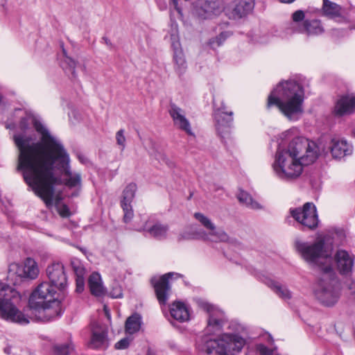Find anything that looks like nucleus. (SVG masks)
Instances as JSON below:
<instances>
[{
    "instance_id": "f257e3e1",
    "label": "nucleus",
    "mask_w": 355,
    "mask_h": 355,
    "mask_svg": "<svg viewBox=\"0 0 355 355\" xmlns=\"http://www.w3.org/2000/svg\"><path fill=\"white\" fill-rule=\"evenodd\" d=\"M32 123L40 141L31 145V137L15 136L19 151L17 170L35 193L49 206L53 203L55 187L61 184L60 178L55 175V168L64 172V184L69 188L80 187L81 176L70 171L69 155L62 142L36 118H32Z\"/></svg>"
},
{
    "instance_id": "f03ea898",
    "label": "nucleus",
    "mask_w": 355,
    "mask_h": 355,
    "mask_svg": "<svg viewBox=\"0 0 355 355\" xmlns=\"http://www.w3.org/2000/svg\"><path fill=\"white\" fill-rule=\"evenodd\" d=\"M304 89L295 80L281 81L270 92L267 110L277 107L289 121H297L304 113Z\"/></svg>"
},
{
    "instance_id": "7ed1b4c3",
    "label": "nucleus",
    "mask_w": 355,
    "mask_h": 355,
    "mask_svg": "<svg viewBox=\"0 0 355 355\" xmlns=\"http://www.w3.org/2000/svg\"><path fill=\"white\" fill-rule=\"evenodd\" d=\"M55 288L49 282H42L32 292L28 300L29 320L49 322L61 316V302L55 295Z\"/></svg>"
},
{
    "instance_id": "20e7f679",
    "label": "nucleus",
    "mask_w": 355,
    "mask_h": 355,
    "mask_svg": "<svg viewBox=\"0 0 355 355\" xmlns=\"http://www.w3.org/2000/svg\"><path fill=\"white\" fill-rule=\"evenodd\" d=\"M316 299L324 306H332L340 298L338 279L331 266L323 268V273L320 278L315 290Z\"/></svg>"
},
{
    "instance_id": "39448f33",
    "label": "nucleus",
    "mask_w": 355,
    "mask_h": 355,
    "mask_svg": "<svg viewBox=\"0 0 355 355\" xmlns=\"http://www.w3.org/2000/svg\"><path fill=\"white\" fill-rule=\"evenodd\" d=\"M17 294L14 288L0 282V318L8 322L27 324L29 316L19 311L12 302Z\"/></svg>"
},
{
    "instance_id": "423d86ee",
    "label": "nucleus",
    "mask_w": 355,
    "mask_h": 355,
    "mask_svg": "<svg viewBox=\"0 0 355 355\" xmlns=\"http://www.w3.org/2000/svg\"><path fill=\"white\" fill-rule=\"evenodd\" d=\"M245 344V340L238 334H223L218 339L207 340L203 351L207 355H234Z\"/></svg>"
},
{
    "instance_id": "0eeeda50",
    "label": "nucleus",
    "mask_w": 355,
    "mask_h": 355,
    "mask_svg": "<svg viewBox=\"0 0 355 355\" xmlns=\"http://www.w3.org/2000/svg\"><path fill=\"white\" fill-rule=\"evenodd\" d=\"M277 153L284 154L286 157L298 159L304 165L313 163L318 157V150L314 142L300 137L294 138L288 144L286 150H277Z\"/></svg>"
},
{
    "instance_id": "6e6552de",
    "label": "nucleus",
    "mask_w": 355,
    "mask_h": 355,
    "mask_svg": "<svg viewBox=\"0 0 355 355\" xmlns=\"http://www.w3.org/2000/svg\"><path fill=\"white\" fill-rule=\"evenodd\" d=\"M304 163L298 159L286 157L276 153L272 168L277 175L283 180H291L300 177Z\"/></svg>"
},
{
    "instance_id": "1a4fd4ad",
    "label": "nucleus",
    "mask_w": 355,
    "mask_h": 355,
    "mask_svg": "<svg viewBox=\"0 0 355 355\" xmlns=\"http://www.w3.org/2000/svg\"><path fill=\"white\" fill-rule=\"evenodd\" d=\"M289 213L294 220L300 224L301 230L314 231L318 227L319 218L316 207L313 202H306L302 207L291 208Z\"/></svg>"
},
{
    "instance_id": "9d476101",
    "label": "nucleus",
    "mask_w": 355,
    "mask_h": 355,
    "mask_svg": "<svg viewBox=\"0 0 355 355\" xmlns=\"http://www.w3.org/2000/svg\"><path fill=\"white\" fill-rule=\"evenodd\" d=\"M216 130L221 141L226 143L230 139V129L233 123V112L228 111L225 104L222 102L220 105L214 111Z\"/></svg>"
},
{
    "instance_id": "9b49d317",
    "label": "nucleus",
    "mask_w": 355,
    "mask_h": 355,
    "mask_svg": "<svg viewBox=\"0 0 355 355\" xmlns=\"http://www.w3.org/2000/svg\"><path fill=\"white\" fill-rule=\"evenodd\" d=\"M295 245L296 250L309 263H316L319 259L327 257L324 239L313 243L297 241Z\"/></svg>"
},
{
    "instance_id": "f8f14e48",
    "label": "nucleus",
    "mask_w": 355,
    "mask_h": 355,
    "mask_svg": "<svg viewBox=\"0 0 355 355\" xmlns=\"http://www.w3.org/2000/svg\"><path fill=\"white\" fill-rule=\"evenodd\" d=\"M253 0H234L225 8V15L232 20H239L246 17L254 9Z\"/></svg>"
},
{
    "instance_id": "ddd939ff",
    "label": "nucleus",
    "mask_w": 355,
    "mask_h": 355,
    "mask_svg": "<svg viewBox=\"0 0 355 355\" xmlns=\"http://www.w3.org/2000/svg\"><path fill=\"white\" fill-rule=\"evenodd\" d=\"M201 307L209 313L207 331L211 334H216L222 331L223 327L227 322L224 312L216 309L209 303H202Z\"/></svg>"
},
{
    "instance_id": "4468645a",
    "label": "nucleus",
    "mask_w": 355,
    "mask_h": 355,
    "mask_svg": "<svg viewBox=\"0 0 355 355\" xmlns=\"http://www.w3.org/2000/svg\"><path fill=\"white\" fill-rule=\"evenodd\" d=\"M223 10L221 0H198L195 6L196 15L201 19L217 16Z\"/></svg>"
},
{
    "instance_id": "2eb2a0df",
    "label": "nucleus",
    "mask_w": 355,
    "mask_h": 355,
    "mask_svg": "<svg viewBox=\"0 0 355 355\" xmlns=\"http://www.w3.org/2000/svg\"><path fill=\"white\" fill-rule=\"evenodd\" d=\"M194 217L198 220L205 228L209 230L211 232L207 234L202 231L198 233V236L204 240H210L214 242H225L228 240V235L223 230H216L215 225L211 221L202 214L197 212L194 214Z\"/></svg>"
},
{
    "instance_id": "dca6fc26",
    "label": "nucleus",
    "mask_w": 355,
    "mask_h": 355,
    "mask_svg": "<svg viewBox=\"0 0 355 355\" xmlns=\"http://www.w3.org/2000/svg\"><path fill=\"white\" fill-rule=\"evenodd\" d=\"M38 272L37 263L31 258H27L24 264L13 263L9 266V275H16L21 279H34L37 277Z\"/></svg>"
},
{
    "instance_id": "f3484780",
    "label": "nucleus",
    "mask_w": 355,
    "mask_h": 355,
    "mask_svg": "<svg viewBox=\"0 0 355 355\" xmlns=\"http://www.w3.org/2000/svg\"><path fill=\"white\" fill-rule=\"evenodd\" d=\"M46 271L51 285L59 290H62L65 288L67 279L64 268L62 263L55 262L51 263L47 267Z\"/></svg>"
},
{
    "instance_id": "a211bd4d",
    "label": "nucleus",
    "mask_w": 355,
    "mask_h": 355,
    "mask_svg": "<svg viewBox=\"0 0 355 355\" xmlns=\"http://www.w3.org/2000/svg\"><path fill=\"white\" fill-rule=\"evenodd\" d=\"M336 268L343 276H349L353 271L354 256L345 250H338L334 254Z\"/></svg>"
},
{
    "instance_id": "6ab92c4d",
    "label": "nucleus",
    "mask_w": 355,
    "mask_h": 355,
    "mask_svg": "<svg viewBox=\"0 0 355 355\" xmlns=\"http://www.w3.org/2000/svg\"><path fill=\"white\" fill-rule=\"evenodd\" d=\"M173 275V272H168L160 277L158 279H151L157 299L161 306L166 305L168 300L171 290L169 279Z\"/></svg>"
},
{
    "instance_id": "aec40b11",
    "label": "nucleus",
    "mask_w": 355,
    "mask_h": 355,
    "mask_svg": "<svg viewBox=\"0 0 355 355\" xmlns=\"http://www.w3.org/2000/svg\"><path fill=\"white\" fill-rule=\"evenodd\" d=\"M108 331L106 327L98 323L92 324L90 346L94 349H105L109 346Z\"/></svg>"
},
{
    "instance_id": "412c9836",
    "label": "nucleus",
    "mask_w": 355,
    "mask_h": 355,
    "mask_svg": "<svg viewBox=\"0 0 355 355\" xmlns=\"http://www.w3.org/2000/svg\"><path fill=\"white\" fill-rule=\"evenodd\" d=\"M327 148L335 159H341L352 155L353 152V146L345 139L340 137L332 138Z\"/></svg>"
},
{
    "instance_id": "4be33fe9",
    "label": "nucleus",
    "mask_w": 355,
    "mask_h": 355,
    "mask_svg": "<svg viewBox=\"0 0 355 355\" xmlns=\"http://www.w3.org/2000/svg\"><path fill=\"white\" fill-rule=\"evenodd\" d=\"M168 113L173 119L174 125L182 131L185 132L188 135L194 136L191 123L186 118L184 112L175 103L170 104Z\"/></svg>"
},
{
    "instance_id": "5701e85b",
    "label": "nucleus",
    "mask_w": 355,
    "mask_h": 355,
    "mask_svg": "<svg viewBox=\"0 0 355 355\" xmlns=\"http://www.w3.org/2000/svg\"><path fill=\"white\" fill-rule=\"evenodd\" d=\"M135 230L139 232H146L157 239H163L166 237L168 226L158 221L154 222L149 218L142 225L135 226Z\"/></svg>"
},
{
    "instance_id": "b1692460",
    "label": "nucleus",
    "mask_w": 355,
    "mask_h": 355,
    "mask_svg": "<svg viewBox=\"0 0 355 355\" xmlns=\"http://www.w3.org/2000/svg\"><path fill=\"white\" fill-rule=\"evenodd\" d=\"M171 48L173 51V60L174 62V69L178 75L180 77L182 76L187 68V62L184 54L181 48L180 42L177 37L172 35L171 37Z\"/></svg>"
},
{
    "instance_id": "393cba45",
    "label": "nucleus",
    "mask_w": 355,
    "mask_h": 355,
    "mask_svg": "<svg viewBox=\"0 0 355 355\" xmlns=\"http://www.w3.org/2000/svg\"><path fill=\"white\" fill-rule=\"evenodd\" d=\"M334 112L335 115L342 116L355 112V96L345 95L336 102Z\"/></svg>"
},
{
    "instance_id": "a878e982",
    "label": "nucleus",
    "mask_w": 355,
    "mask_h": 355,
    "mask_svg": "<svg viewBox=\"0 0 355 355\" xmlns=\"http://www.w3.org/2000/svg\"><path fill=\"white\" fill-rule=\"evenodd\" d=\"M169 312L171 318L180 322H184L189 320V309L182 302H173L169 306Z\"/></svg>"
},
{
    "instance_id": "bb28decb",
    "label": "nucleus",
    "mask_w": 355,
    "mask_h": 355,
    "mask_svg": "<svg viewBox=\"0 0 355 355\" xmlns=\"http://www.w3.org/2000/svg\"><path fill=\"white\" fill-rule=\"evenodd\" d=\"M71 266L76 276V291L80 293L84 291L85 288V269L81 262L77 259L71 261Z\"/></svg>"
},
{
    "instance_id": "cd10ccee",
    "label": "nucleus",
    "mask_w": 355,
    "mask_h": 355,
    "mask_svg": "<svg viewBox=\"0 0 355 355\" xmlns=\"http://www.w3.org/2000/svg\"><path fill=\"white\" fill-rule=\"evenodd\" d=\"M300 33H304L308 35H318L324 32V28L319 19H306L303 26L300 30Z\"/></svg>"
},
{
    "instance_id": "c85d7f7f",
    "label": "nucleus",
    "mask_w": 355,
    "mask_h": 355,
    "mask_svg": "<svg viewBox=\"0 0 355 355\" xmlns=\"http://www.w3.org/2000/svg\"><path fill=\"white\" fill-rule=\"evenodd\" d=\"M88 286L91 293L96 297L104 295L105 289L102 285L101 277L98 272H93L88 279Z\"/></svg>"
},
{
    "instance_id": "c756f323",
    "label": "nucleus",
    "mask_w": 355,
    "mask_h": 355,
    "mask_svg": "<svg viewBox=\"0 0 355 355\" xmlns=\"http://www.w3.org/2000/svg\"><path fill=\"white\" fill-rule=\"evenodd\" d=\"M141 316L138 313H134L129 316L125 322V331L128 334H134L138 332L141 327Z\"/></svg>"
},
{
    "instance_id": "7c9ffc66",
    "label": "nucleus",
    "mask_w": 355,
    "mask_h": 355,
    "mask_svg": "<svg viewBox=\"0 0 355 355\" xmlns=\"http://www.w3.org/2000/svg\"><path fill=\"white\" fill-rule=\"evenodd\" d=\"M323 15L330 19H334L341 16L342 8L340 5L329 0H322Z\"/></svg>"
},
{
    "instance_id": "2f4dec72",
    "label": "nucleus",
    "mask_w": 355,
    "mask_h": 355,
    "mask_svg": "<svg viewBox=\"0 0 355 355\" xmlns=\"http://www.w3.org/2000/svg\"><path fill=\"white\" fill-rule=\"evenodd\" d=\"M265 284L281 298L284 300H289L291 298V293L290 291L286 287L282 286L279 282L270 279H267Z\"/></svg>"
},
{
    "instance_id": "473e14b6",
    "label": "nucleus",
    "mask_w": 355,
    "mask_h": 355,
    "mask_svg": "<svg viewBox=\"0 0 355 355\" xmlns=\"http://www.w3.org/2000/svg\"><path fill=\"white\" fill-rule=\"evenodd\" d=\"M137 190V186L135 182L128 184L123 191L121 205H123V203L128 205L132 204V202L135 197Z\"/></svg>"
},
{
    "instance_id": "72a5a7b5",
    "label": "nucleus",
    "mask_w": 355,
    "mask_h": 355,
    "mask_svg": "<svg viewBox=\"0 0 355 355\" xmlns=\"http://www.w3.org/2000/svg\"><path fill=\"white\" fill-rule=\"evenodd\" d=\"M62 52L64 55V60L62 64V68L67 73L71 74L72 78H76V62L71 58L67 55V52L64 49Z\"/></svg>"
},
{
    "instance_id": "f704fd0d",
    "label": "nucleus",
    "mask_w": 355,
    "mask_h": 355,
    "mask_svg": "<svg viewBox=\"0 0 355 355\" xmlns=\"http://www.w3.org/2000/svg\"><path fill=\"white\" fill-rule=\"evenodd\" d=\"M237 198L240 202L252 209H259L260 207L259 203L254 201L252 196L243 190L239 191Z\"/></svg>"
},
{
    "instance_id": "c9c22d12",
    "label": "nucleus",
    "mask_w": 355,
    "mask_h": 355,
    "mask_svg": "<svg viewBox=\"0 0 355 355\" xmlns=\"http://www.w3.org/2000/svg\"><path fill=\"white\" fill-rule=\"evenodd\" d=\"M73 350V345L70 343L55 344L52 347L54 355H69Z\"/></svg>"
},
{
    "instance_id": "e433bc0d",
    "label": "nucleus",
    "mask_w": 355,
    "mask_h": 355,
    "mask_svg": "<svg viewBox=\"0 0 355 355\" xmlns=\"http://www.w3.org/2000/svg\"><path fill=\"white\" fill-rule=\"evenodd\" d=\"M232 35L231 31L221 32L218 36L209 40V44L212 49H215L221 46L227 38Z\"/></svg>"
},
{
    "instance_id": "4c0bfd02",
    "label": "nucleus",
    "mask_w": 355,
    "mask_h": 355,
    "mask_svg": "<svg viewBox=\"0 0 355 355\" xmlns=\"http://www.w3.org/2000/svg\"><path fill=\"white\" fill-rule=\"evenodd\" d=\"M29 119L30 118L29 117H23L20 119V121H19V128L20 130L23 132H20V133H16L13 136V141L14 142H15V136L17 135H24L25 137H31V141L30 142V144H35V142H33V139L31 136H28L25 134V132L29 128ZM15 145L16 143H15ZM17 147V146H16Z\"/></svg>"
},
{
    "instance_id": "58836bf2",
    "label": "nucleus",
    "mask_w": 355,
    "mask_h": 355,
    "mask_svg": "<svg viewBox=\"0 0 355 355\" xmlns=\"http://www.w3.org/2000/svg\"><path fill=\"white\" fill-rule=\"evenodd\" d=\"M57 211L59 215L62 218H69L71 216V213L69 207L66 204L61 203L60 200H57L55 204Z\"/></svg>"
},
{
    "instance_id": "ea45409f",
    "label": "nucleus",
    "mask_w": 355,
    "mask_h": 355,
    "mask_svg": "<svg viewBox=\"0 0 355 355\" xmlns=\"http://www.w3.org/2000/svg\"><path fill=\"white\" fill-rule=\"evenodd\" d=\"M121 207L123 211V221L125 223H128L133 218L134 213L131 204L123 203L121 205Z\"/></svg>"
},
{
    "instance_id": "a19ab883",
    "label": "nucleus",
    "mask_w": 355,
    "mask_h": 355,
    "mask_svg": "<svg viewBox=\"0 0 355 355\" xmlns=\"http://www.w3.org/2000/svg\"><path fill=\"white\" fill-rule=\"evenodd\" d=\"M257 350L260 355H279L276 347L270 349L263 344L257 345Z\"/></svg>"
},
{
    "instance_id": "79ce46f5",
    "label": "nucleus",
    "mask_w": 355,
    "mask_h": 355,
    "mask_svg": "<svg viewBox=\"0 0 355 355\" xmlns=\"http://www.w3.org/2000/svg\"><path fill=\"white\" fill-rule=\"evenodd\" d=\"M125 130L123 129H120L116 133V144L121 147V150H124L125 148V137L124 135Z\"/></svg>"
},
{
    "instance_id": "37998d69",
    "label": "nucleus",
    "mask_w": 355,
    "mask_h": 355,
    "mask_svg": "<svg viewBox=\"0 0 355 355\" xmlns=\"http://www.w3.org/2000/svg\"><path fill=\"white\" fill-rule=\"evenodd\" d=\"M130 341H131V340L129 338H128V337L123 338L115 344L114 347L116 349H127L130 345Z\"/></svg>"
},
{
    "instance_id": "c03bdc74",
    "label": "nucleus",
    "mask_w": 355,
    "mask_h": 355,
    "mask_svg": "<svg viewBox=\"0 0 355 355\" xmlns=\"http://www.w3.org/2000/svg\"><path fill=\"white\" fill-rule=\"evenodd\" d=\"M304 12L301 10H298L295 12H294L292 15V19L294 22H300L304 19Z\"/></svg>"
},
{
    "instance_id": "a18cd8bd",
    "label": "nucleus",
    "mask_w": 355,
    "mask_h": 355,
    "mask_svg": "<svg viewBox=\"0 0 355 355\" xmlns=\"http://www.w3.org/2000/svg\"><path fill=\"white\" fill-rule=\"evenodd\" d=\"M155 157L159 162H164L166 164H168V159L165 154L158 152L155 154Z\"/></svg>"
},
{
    "instance_id": "49530a36",
    "label": "nucleus",
    "mask_w": 355,
    "mask_h": 355,
    "mask_svg": "<svg viewBox=\"0 0 355 355\" xmlns=\"http://www.w3.org/2000/svg\"><path fill=\"white\" fill-rule=\"evenodd\" d=\"M196 237L190 233H184L180 234L178 238V241L180 242L183 240H190L196 239Z\"/></svg>"
},
{
    "instance_id": "de8ad7c7",
    "label": "nucleus",
    "mask_w": 355,
    "mask_h": 355,
    "mask_svg": "<svg viewBox=\"0 0 355 355\" xmlns=\"http://www.w3.org/2000/svg\"><path fill=\"white\" fill-rule=\"evenodd\" d=\"M157 5L160 10H164L166 9V3L164 1L159 0L157 1Z\"/></svg>"
},
{
    "instance_id": "09e8293b",
    "label": "nucleus",
    "mask_w": 355,
    "mask_h": 355,
    "mask_svg": "<svg viewBox=\"0 0 355 355\" xmlns=\"http://www.w3.org/2000/svg\"><path fill=\"white\" fill-rule=\"evenodd\" d=\"M171 3H173L174 8L179 12H181V8L178 5V0H171Z\"/></svg>"
},
{
    "instance_id": "8fccbe9b",
    "label": "nucleus",
    "mask_w": 355,
    "mask_h": 355,
    "mask_svg": "<svg viewBox=\"0 0 355 355\" xmlns=\"http://www.w3.org/2000/svg\"><path fill=\"white\" fill-rule=\"evenodd\" d=\"M104 312H105V314L106 317L107 318V319L109 320H111V314H110V310L107 309V307L106 306H104Z\"/></svg>"
},
{
    "instance_id": "3c124183",
    "label": "nucleus",
    "mask_w": 355,
    "mask_h": 355,
    "mask_svg": "<svg viewBox=\"0 0 355 355\" xmlns=\"http://www.w3.org/2000/svg\"><path fill=\"white\" fill-rule=\"evenodd\" d=\"M7 0H0V8H4L6 4Z\"/></svg>"
},
{
    "instance_id": "603ef678",
    "label": "nucleus",
    "mask_w": 355,
    "mask_h": 355,
    "mask_svg": "<svg viewBox=\"0 0 355 355\" xmlns=\"http://www.w3.org/2000/svg\"><path fill=\"white\" fill-rule=\"evenodd\" d=\"M4 352L7 354H11V347H6L4 348Z\"/></svg>"
},
{
    "instance_id": "864d4df0",
    "label": "nucleus",
    "mask_w": 355,
    "mask_h": 355,
    "mask_svg": "<svg viewBox=\"0 0 355 355\" xmlns=\"http://www.w3.org/2000/svg\"><path fill=\"white\" fill-rule=\"evenodd\" d=\"M103 40H105V44H106L107 46H111V45H112V43H111L110 40L108 38H107V37H103Z\"/></svg>"
},
{
    "instance_id": "5fc2aeb1",
    "label": "nucleus",
    "mask_w": 355,
    "mask_h": 355,
    "mask_svg": "<svg viewBox=\"0 0 355 355\" xmlns=\"http://www.w3.org/2000/svg\"><path fill=\"white\" fill-rule=\"evenodd\" d=\"M295 0H280V2L283 3H291L294 2Z\"/></svg>"
},
{
    "instance_id": "6e6d98bb",
    "label": "nucleus",
    "mask_w": 355,
    "mask_h": 355,
    "mask_svg": "<svg viewBox=\"0 0 355 355\" xmlns=\"http://www.w3.org/2000/svg\"><path fill=\"white\" fill-rule=\"evenodd\" d=\"M225 25H227V26L229 25V22H226Z\"/></svg>"
}]
</instances>
